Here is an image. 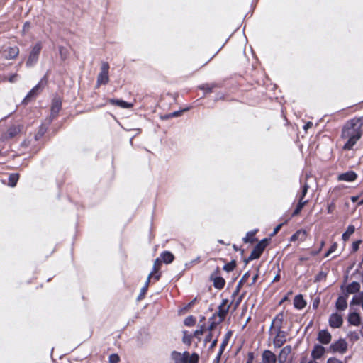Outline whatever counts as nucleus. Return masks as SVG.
I'll list each match as a JSON object with an SVG mask.
<instances>
[{
  "mask_svg": "<svg viewBox=\"0 0 363 363\" xmlns=\"http://www.w3.org/2000/svg\"><path fill=\"white\" fill-rule=\"evenodd\" d=\"M362 123L360 119H352L342 129V138L345 140L343 149L350 150L361 138Z\"/></svg>",
  "mask_w": 363,
  "mask_h": 363,
  "instance_id": "f257e3e1",
  "label": "nucleus"
},
{
  "mask_svg": "<svg viewBox=\"0 0 363 363\" xmlns=\"http://www.w3.org/2000/svg\"><path fill=\"white\" fill-rule=\"evenodd\" d=\"M172 358L174 363H197L199 355L196 353L190 354L188 352H179L174 351Z\"/></svg>",
  "mask_w": 363,
  "mask_h": 363,
  "instance_id": "f03ea898",
  "label": "nucleus"
},
{
  "mask_svg": "<svg viewBox=\"0 0 363 363\" xmlns=\"http://www.w3.org/2000/svg\"><path fill=\"white\" fill-rule=\"evenodd\" d=\"M108 63L106 62H103L101 65V71L97 77L96 85L98 86H99L101 84H106L108 82Z\"/></svg>",
  "mask_w": 363,
  "mask_h": 363,
  "instance_id": "7ed1b4c3",
  "label": "nucleus"
},
{
  "mask_svg": "<svg viewBox=\"0 0 363 363\" xmlns=\"http://www.w3.org/2000/svg\"><path fill=\"white\" fill-rule=\"evenodd\" d=\"M267 244L268 240L267 239H263L262 240H261L251 252L247 261L258 259L263 252L265 247H267Z\"/></svg>",
  "mask_w": 363,
  "mask_h": 363,
  "instance_id": "20e7f679",
  "label": "nucleus"
},
{
  "mask_svg": "<svg viewBox=\"0 0 363 363\" xmlns=\"http://www.w3.org/2000/svg\"><path fill=\"white\" fill-rule=\"evenodd\" d=\"M40 50H41V45L40 43L35 44L32 48V50L30 52L28 59L26 62L28 66H32L37 62Z\"/></svg>",
  "mask_w": 363,
  "mask_h": 363,
  "instance_id": "39448f33",
  "label": "nucleus"
},
{
  "mask_svg": "<svg viewBox=\"0 0 363 363\" xmlns=\"http://www.w3.org/2000/svg\"><path fill=\"white\" fill-rule=\"evenodd\" d=\"M330 349L335 352L343 354L347 349V343L344 340H339L330 346Z\"/></svg>",
  "mask_w": 363,
  "mask_h": 363,
  "instance_id": "423d86ee",
  "label": "nucleus"
},
{
  "mask_svg": "<svg viewBox=\"0 0 363 363\" xmlns=\"http://www.w3.org/2000/svg\"><path fill=\"white\" fill-rule=\"evenodd\" d=\"M230 306L228 304V300H223L220 305L218 307V310L217 312V315H218L220 320L219 321L221 322L223 320L224 318L227 315L228 311H229Z\"/></svg>",
  "mask_w": 363,
  "mask_h": 363,
  "instance_id": "0eeeda50",
  "label": "nucleus"
},
{
  "mask_svg": "<svg viewBox=\"0 0 363 363\" xmlns=\"http://www.w3.org/2000/svg\"><path fill=\"white\" fill-rule=\"evenodd\" d=\"M19 49L16 46L8 47L3 51L4 57L7 60H11L16 57L18 55Z\"/></svg>",
  "mask_w": 363,
  "mask_h": 363,
  "instance_id": "6e6552de",
  "label": "nucleus"
},
{
  "mask_svg": "<svg viewBox=\"0 0 363 363\" xmlns=\"http://www.w3.org/2000/svg\"><path fill=\"white\" fill-rule=\"evenodd\" d=\"M342 323V317L338 313H333L329 318V324L332 328H340Z\"/></svg>",
  "mask_w": 363,
  "mask_h": 363,
  "instance_id": "1a4fd4ad",
  "label": "nucleus"
},
{
  "mask_svg": "<svg viewBox=\"0 0 363 363\" xmlns=\"http://www.w3.org/2000/svg\"><path fill=\"white\" fill-rule=\"evenodd\" d=\"M291 352V347L290 346H286L283 347L279 354L278 360L279 363H285L289 359Z\"/></svg>",
  "mask_w": 363,
  "mask_h": 363,
  "instance_id": "9d476101",
  "label": "nucleus"
},
{
  "mask_svg": "<svg viewBox=\"0 0 363 363\" xmlns=\"http://www.w3.org/2000/svg\"><path fill=\"white\" fill-rule=\"evenodd\" d=\"M331 338L330 333L326 330H320L318 333V340L322 344H328L331 341Z\"/></svg>",
  "mask_w": 363,
  "mask_h": 363,
  "instance_id": "9b49d317",
  "label": "nucleus"
},
{
  "mask_svg": "<svg viewBox=\"0 0 363 363\" xmlns=\"http://www.w3.org/2000/svg\"><path fill=\"white\" fill-rule=\"evenodd\" d=\"M357 177V174L353 171L342 173L338 176V180L345 182H353Z\"/></svg>",
  "mask_w": 363,
  "mask_h": 363,
  "instance_id": "f8f14e48",
  "label": "nucleus"
},
{
  "mask_svg": "<svg viewBox=\"0 0 363 363\" xmlns=\"http://www.w3.org/2000/svg\"><path fill=\"white\" fill-rule=\"evenodd\" d=\"M307 236L306 231L304 230H297L291 238L290 242L301 241L303 242L306 240Z\"/></svg>",
  "mask_w": 363,
  "mask_h": 363,
  "instance_id": "ddd939ff",
  "label": "nucleus"
},
{
  "mask_svg": "<svg viewBox=\"0 0 363 363\" xmlns=\"http://www.w3.org/2000/svg\"><path fill=\"white\" fill-rule=\"evenodd\" d=\"M262 363H275L277 361V357L272 352L269 350H265L262 353Z\"/></svg>",
  "mask_w": 363,
  "mask_h": 363,
  "instance_id": "4468645a",
  "label": "nucleus"
},
{
  "mask_svg": "<svg viewBox=\"0 0 363 363\" xmlns=\"http://www.w3.org/2000/svg\"><path fill=\"white\" fill-rule=\"evenodd\" d=\"M325 348L320 345H315L312 350L311 357L313 359H318L322 357L325 353Z\"/></svg>",
  "mask_w": 363,
  "mask_h": 363,
  "instance_id": "2eb2a0df",
  "label": "nucleus"
},
{
  "mask_svg": "<svg viewBox=\"0 0 363 363\" xmlns=\"http://www.w3.org/2000/svg\"><path fill=\"white\" fill-rule=\"evenodd\" d=\"M109 103L113 105L118 106L122 108H130L133 107V104L126 102L123 100L110 99Z\"/></svg>",
  "mask_w": 363,
  "mask_h": 363,
  "instance_id": "dca6fc26",
  "label": "nucleus"
},
{
  "mask_svg": "<svg viewBox=\"0 0 363 363\" xmlns=\"http://www.w3.org/2000/svg\"><path fill=\"white\" fill-rule=\"evenodd\" d=\"M348 321L353 325H359L361 322L359 314L356 312L350 313L348 316Z\"/></svg>",
  "mask_w": 363,
  "mask_h": 363,
  "instance_id": "f3484780",
  "label": "nucleus"
},
{
  "mask_svg": "<svg viewBox=\"0 0 363 363\" xmlns=\"http://www.w3.org/2000/svg\"><path fill=\"white\" fill-rule=\"evenodd\" d=\"M294 305L297 309H303L306 306V302L301 295H297L294 298Z\"/></svg>",
  "mask_w": 363,
  "mask_h": 363,
  "instance_id": "a211bd4d",
  "label": "nucleus"
},
{
  "mask_svg": "<svg viewBox=\"0 0 363 363\" xmlns=\"http://www.w3.org/2000/svg\"><path fill=\"white\" fill-rule=\"evenodd\" d=\"M161 262H162V261L160 259H159V258L156 259L154 262L152 272H151L152 277H154V279L156 281L158 280L160 278V275L157 274V272L160 269Z\"/></svg>",
  "mask_w": 363,
  "mask_h": 363,
  "instance_id": "6ab92c4d",
  "label": "nucleus"
},
{
  "mask_svg": "<svg viewBox=\"0 0 363 363\" xmlns=\"http://www.w3.org/2000/svg\"><path fill=\"white\" fill-rule=\"evenodd\" d=\"M285 335L283 332H279L274 339L275 347H280L285 342Z\"/></svg>",
  "mask_w": 363,
  "mask_h": 363,
  "instance_id": "aec40b11",
  "label": "nucleus"
},
{
  "mask_svg": "<svg viewBox=\"0 0 363 363\" xmlns=\"http://www.w3.org/2000/svg\"><path fill=\"white\" fill-rule=\"evenodd\" d=\"M347 298L345 296H340L336 301L337 309L343 311L347 308Z\"/></svg>",
  "mask_w": 363,
  "mask_h": 363,
  "instance_id": "412c9836",
  "label": "nucleus"
},
{
  "mask_svg": "<svg viewBox=\"0 0 363 363\" xmlns=\"http://www.w3.org/2000/svg\"><path fill=\"white\" fill-rule=\"evenodd\" d=\"M161 261L165 264H169L174 260V255L168 251H165L160 255Z\"/></svg>",
  "mask_w": 363,
  "mask_h": 363,
  "instance_id": "4be33fe9",
  "label": "nucleus"
},
{
  "mask_svg": "<svg viewBox=\"0 0 363 363\" xmlns=\"http://www.w3.org/2000/svg\"><path fill=\"white\" fill-rule=\"evenodd\" d=\"M40 89H41V83H39L29 91V93L26 96L24 101H28L31 97L38 94V93L39 92Z\"/></svg>",
  "mask_w": 363,
  "mask_h": 363,
  "instance_id": "5701e85b",
  "label": "nucleus"
},
{
  "mask_svg": "<svg viewBox=\"0 0 363 363\" xmlns=\"http://www.w3.org/2000/svg\"><path fill=\"white\" fill-rule=\"evenodd\" d=\"M360 289V284L358 282H352L347 287V292L348 294H354L357 292Z\"/></svg>",
  "mask_w": 363,
  "mask_h": 363,
  "instance_id": "b1692460",
  "label": "nucleus"
},
{
  "mask_svg": "<svg viewBox=\"0 0 363 363\" xmlns=\"http://www.w3.org/2000/svg\"><path fill=\"white\" fill-rule=\"evenodd\" d=\"M355 228L354 225H349L346 231L342 234V240L347 241L350 237L354 233Z\"/></svg>",
  "mask_w": 363,
  "mask_h": 363,
  "instance_id": "393cba45",
  "label": "nucleus"
},
{
  "mask_svg": "<svg viewBox=\"0 0 363 363\" xmlns=\"http://www.w3.org/2000/svg\"><path fill=\"white\" fill-rule=\"evenodd\" d=\"M225 280L220 277H216L213 279V285L218 289H221L225 286Z\"/></svg>",
  "mask_w": 363,
  "mask_h": 363,
  "instance_id": "a878e982",
  "label": "nucleus"
},
{
  "mask_svg": "<svg viewBox=\"0 0 363 363\" xmlns=\"http://www.w3.org/2000/svg\"><path fill=\"white\" fill-rule=\"evenodd\" d=\"M308 203V201L307 200H303V198H300L299 199V201H298V203L296 206V208L294 210V213H293V216H296L298 215L301 209L303 208V206Z\"/></svg>",
  "mask_w": 363,
  "mask_h": 363,
  "instance_id": "bb28decb",
  "label": "nucleus"
},
{
  "mask_svg": "<svg viewBox=\"0 0 363 363\" xmlns=\"http://www.w3.org/2000/svg\"><path fill=\"white\" fill-rule=\"evenodd\" d=\"M362 305L363 309V295H357L353 297L350 302V305Z\"/></svg>",
  "mask_w": 363,
  "mask_h": 363,
  "instance_id": "cd10ccee",
  "label": "nucleus"
},
{
  "mask_svg": "<svg viewBox=\"0 0 363 363\" xmlns=\"http://www.w3.org/2000/svg\"><path fill=\"white\" fill-rule=\"evenodd\" d=\"M256 230L248 232L246 236L243 238L245 242H252L254 240V236L256 233Z\"/></svg>",
  "mask_w": 363,
  "mask_h": 363,
  "instance_id": "c85d7f7f",
  "label": "nucleus"
},
{
  "mask_svg": "<svg viewBox=\"0 0 363 363\" xmlns=\"http://www.w3.org/2000/svg\"><path fill=\"white\" fill-rule=\"evenodd\" d=\"M18 180V174H11L9 177V185L13 187L16 186L17 182Z\"/></svg>",
  "mask_w": 363,
  "mask_h": 363,
  "instance_id": "c756f323",
  "label": "nucleus"
},
{
  "mask_svg": "<svg viewBox=\"0 0 363 363\" xmlns=\"http://www.w3.org/2000/svg\"><path fill=\"white\" fill-rule=\"evenodd\" d=\"M236 267L235 261L233 260L223 267V269L228 272H232Z\"/></svg>",
  "mask_w": 363,
  "mask_h": 363,
  "instance_id": "7c9ffc66",
  "label": "nucleus"
},
{
  "mask_svg": "<svg viewBox=\"0 0 363 363\" xmlns=\"http://www.w3.org/2000/svg\"><path fill=\"white\" fill-rule=\"evenodd\" d=\"M20 132L19 126H13L8 130V134L10 137L16 136Z\"/></svg>",
  "mask_w": 363,
  "mask_h": 363,
  "instance_id": "2f4dec72",
  "label": "nucleus"
},
{
  "mask_svg": "<svg viewBox=\"0 0 363 363\" xmlns=\"http://www.w3.org/2000/svg\"><path fill=\"white\" fill-rule=\"evenodd\" d=\"M61 103L58 99H55L52 103V112L57 113L60 108Z\"/></svg>",
  "mask_w": 363,
  "mask_h": 363,
  "instance_id": "473e14b6",
  "label": "nucleus"
},
{
  "mask_svg": "<svg viewBox=\"0 0 363 363\" xmlns=\"http://www.w3.org/2000/svg\"><path fill=\"white\" fill-rule=\"evenodd\" d=\"M249 277H250V272H247L240 279V281H239V283L238 284V287L240 288L244 284H245L247 282V279L249 278Z\"/></svg>",
  "mask_w": 363,
  "mask_h": 363,
  "instance_id": "72a5a7b5",
  "label": "nucleus"
},
{
  "mask_svg": "<svg viewBox=\"0 0 363 363\" xmlns=\"http://www.w3.org/2000/svg\"><path fill=\"white\" fill-rule=\"evenodd\" d=\"M195 321H196V320L193 316H189L185 318L184 324L188 326L193 325H194Z\"/></svg>",
  "mask_w": 363,
  "mask_h": 363,
  "instance_id": "f704fd0d",
  "label": "nucleus"
},
{
  "mask_svg": "<svg viewBox=\"0 0 363 363\" xmlns=\"http://www.w3.org/2000/svg\"><path fill=\"white\" fill-rule=\"evenodd\" d=\"M110 363H118L119 362V357L116 354H112L109 357Z\"/></svg>",
  "mask_w": 363,
  "mask_h": 363,
  "instance_id": "c9c22d12",
  "label": "nucleus"
},
{
  "mask_svg": "<svg viewBox=\"0 0 363 363\" xmlns=\"http://www.w3.org/2000/svg\"><path fill=\"white\" fill-rule=\"evenodd\" d=\"M337 244L333 243V245L330 247L328 252L325 254V257H328L330 254H332L333 252H335L337 250Z\"/></svg>",
  "mask_w": 363,
  "mask_h": 363,
  "instance_id": "e433bc0d",
  "label": "nucleus"
},
{
  "mask_svg": "<svg viewBox=\"0 0 363 363\" xmlns=\"http://www.w3.org/2000/svg\"><path fill=\"white\" fill-rule=\"evenodd\" d=\"M18 74H13L10 75L9 77H5L4 80H8L9 82L13 83L15 82L17 79Z\"/></svg>",
  "mask_w": 363,
  "mask_h": 363,
  "instance_id": "4c0bfd02",
  "label": "nucleus"
},
{
  "mask_svg": "<svg viewBox=\"0 0 363 363\" xmlns=\"http://www.w3.org/2000/svg\"><path fill=\"white\" fill-rule=\"evenodd\" d=\"M151 278H152V273H150V274H149V276H148V277H147V281H146V282H145V286L142 289V293H143V294H145V291H147V286H148V284H149L150 280V279H151Z\"/></svg>",
  "mask_w": 363,
  "mask_h": 363,
  "instance_id": "58836bf2",
  "label": "nucleus"
},
{
  "mask_svg": "<svg viewBox=\"0 0 363 363\" xmlns=\"http://www.w3.org/2000/svg\"><path fill=\"white\" fill-rule=\"evenodd\" d=\"M213 333L212 332H210L208 335H206L205 338V343L207 344L208 342H210L213 340Z\"/></svg>",
  "mask_w": 363,
  "mask_h": 363,
  "instance_id": "ea45409f",
  "label": "nucleus"
},
{
  "mask_svg": "<svg viewBox=\"0 0 363 363\" xmlns=\"http://www.w3.org/2000/svg\"><path fill=\"white\" fill-rule=\"evenodd\" d=\"M227 342H228V338H226V339L223 342V343H222V344H221V345H220V351H219V353H218V355H219V356L222 354V352H223V350H224V348H225V345H226Z\"/></svg>",
  "mask_w": 363,
  "mask_h": 363,
  "instance_id": "a19ab883",
  "label": "nucleus"
},
{
  "mask_svg": "<svg viewBox=\"0 0 363 363\" xmlns=\"http://www.w3.org/2000/svg\"><path fill=\"white\" fill-rule=\"evenodd\" d=\"M327 363H343V362L336 358L331 357L328 359Z\"/></svg>",
  "mask_w": 363,
  "mask_h": 363,
  "instance_id": "79ce46f5",
  "label": "nucleus"
},
{
  "mask_svg": "<svg viewBox=\"0 0 363 363\" xmlns=\"http://www.w3.org/2000/svg\"><path fill=\"white\" fill-rule=\"evenodd\" d=\"M308 186L307 184H305L303 186V190H302V194H301V198H303L306 196V194H307V191H308Z\"/></svg>",
  "mask_w": 363,
  "mask_h": 363,
  "instance_id": "37998d69",
  "label": "nucleus"
},
{
  "mask_svg": "<svg viewBox=\"0 0 363 363\" xmlns=\"http://www.w3.org/2000/svg\"><path fill=\"white\" fill-rule=\"evenodd\" d=\"M211 345L209 346V349H213L216 345V343H217V338L215 337L214 339H213L211 342Z\"/></svg>",
  "mask_w": 363,
  "mask_h": 363,
  "instance_id": "c03bdc74",
  "label": "nucleus"
},
{
  "mask_svg": "<svg viewBox=\"0 0 363 363\" xmlns=\"http://www.w3.org/2000/svg\"><path fill=\"white\" fill-rule=\"evenodd\" d=\"M360 242H361V241H357V242H353L352 248L354 251L358 250Z\"/></svg>",
  "mask_w": 363,
  "mask_h": 363,
  "instance_id": "a18cd8bd",
  "label": "nucleus"
},
{
  "mask_svg": "<svg viewBox=\"0 0 363 363\" xmlns=\"http://www.w3.org/2000/svg\"><path fill=\"white\" fill-rule=\"evenodd\" d=\"M281 226H282V224H279V225H277V226L274 229V232H273L272 235H275V234H277V233L279 232V230L281 229Z\"/></svg>",
  "mask_w": 363,
  "mask_h": 363,
  "instance_id": "49530a36",
  "label": "nucleus"
},
{
  "mask_svg": "<svg viewBox=\"0 0 363 363\" xmlns=\"http://www.w3.org/2000/svg\"><path fill=\"white\" fill-rule=\"evenodd\" d=\"M203 333V329L198 330L195 331L194 335L196 337H199L200 335H202Z\"/></svg>",
  "mask_w": 363,
  "mask_h": 363,
  "instance_id": "de8ad7c7",
  "label": "nucleus"
},
{
  "mask_svg": "<svg viewBox=\"0 0 363 363\" xmlns=\"http://www.w3.org/2000/svg\"><path fill=\"white\" fill-rule=\"evenodd\" d=\"M313 125V123L311 122H308L305 125H304V129L305 130H307L308 128H311Z\"/></svg>",
  "mask_w": 363,
  "mask_h": 363,
  "instance_id": "09e8293b",
  "label": "nucleus"
},
{
  "mask_svg": "<svg viewBox=\"0 0 363 363\" xmlns=\"http://www.w3.org/2000/svg\"><path fill=\"white\" fill-rule=\"evenodd\" d=\"M257 278H258V274L257 273L256 274H255L252 277V283L250 284V285H252L254 284L257 280Z\"/></svg>",
  "mask_w": 363,
  "mask_h": 363,
  "instance_id": "8fccbe9b",
  "label": "nucleus"
},
{
  "mask_svg": "<svg viewBox=\"0 0 363 363\" xmlns=\"http://www.w3.org/2000/svg\"><path fill=\"white\" fill-rule=\"evenodd\" d=\"M29 28H30L29 23H28V22L25 23V24L23 26V30L26 31V30H28Z\"/></svg>",
  "mask_w": 363,
  "mask_h": 363,
  "instance_id": "3c124183",
  "label": "nucleus"
},
{
  "mask_svg": "<svg viewBox=\"0 0 363 363\" xmlns=\"http://www.w3.org/2000/svg\"><path fill=\"white\" fill-rule=\"evenodd\" d=\"M359 199V196H352L351 197V201L352 202H356Z\"/></svg>",
  "mask_w": 363,
  "mask_h": 363,
  "instance_id": "603ef678",
  "label": "nucleus"
},
{
  "mask_svg": "<svg viewBox=\"0 0 363 363\" xmlns=\"http://www.w3.org/2000/svg\"><path fill=\"white\" fill-rule=\"evenodd\" d=\"M201 89H205V90H208V91H211V88L209 87L208 85L203 86Z\"/></svg>",
  "mask_w": 363,
  "mask_h": 363,
  "instance_id": "864d4df0",
  "label": "nucleus"
},
{
  "mask_svg": "<svg viewBox=\"0 0 363 363\" xmlns=\"http://www.w3.org/2000/svg\"><path fill=\"white\" fill-rule=\"evenodd\" d=\"M333 207L332 205L329 206L328 208V213H331L332 211H333Z\"/></svg>",
  "mask_w": 363,
  "mask_h": 363,
  "instance_id": "5fc2aeb1",
  "label": "nucleus"
},
{
  "mask_svg": "<svg viewBox=\"0 0 363 363\" xmlns=\"http://www.w3.org/2000/svg\"><path fill=\"white\" fill-rule=\"evenodd\" d=\"M320 251V249H319V250H318V251H317V252H311V255H317Z\"/></svg>",
  "mask_w": 363,
  "mask_h": 363,
  "instance_id": "6e6d98bb",
  "label": "nucleus"
},
{
  "mask_svg": "<svg viewBox=\"0 0 363 363\" xmlns=\"http://www.w3.org/2000/svg\"><path fill=\"white\" fill-rule=\"evenodd\" d=\"M179 116V113L178 112H174L172 113V116Z\"/></svg>",
  "mask_w": 363,
  "mask_h": 363,
  "instance_id": "4d7b16f0",
  "label": "nucleus"
},
{
  "mask_svg": "<svg viewBox=\"0 0 363 363\" xmlns=\"http://www.w3.org/2000/svg\"><path fill=\"white\" fill-rule=\"evenodd\" d=\"M363 205V199L358 203V206Z\"/></svg>",
  "mask_w": 363,
  "mask_h": 363,
  "instance_id": "13d9d810",
  "label": "nucleus"
},
{
  "mask_svg": "<svg viewBox=\"0 0 363 363\" xmlns=\"http://www.w3.org/2000/svg\"><path fill=\"white\" fill-rule=\"evenodd\" d=\"M278 321H279V319H277H277H275V320L273 321V324H274V325L277 324V323Z\"/></svg>",
  "mask_w": 363,
  "mask_h": 363,
  "instance_id": "bf43d9fd",
  "label": "nucleus"
},
{
  "mask_svg": "<svg viewBox=\"0 0 363 363\" xmlns=\"http://www.w3.org/2000/svg\"><path fill=\"white\" fill-rule=\"evenodd\" d=\"M324 244H325L324 241H322L321 244H320V250L324 246Z\"/></svg>",
  "mask_w": 363,
  "mask_h": 363,
  "instance_id": "052dcab7",
  "label": "nucleus"
},
{
  "mask_svg": "<svg viewBox=\"0 0 363 363\" xmlns=\"http://www.w3.org/2000/svg\"><path fill=\"white\" fill-rule=\"evenodd\" d=\"M279 276H276L274 280V281H277V280H278V279H279Z\"/></svg>",
  "mask_w": 363,
  "mask_h": 363,
  "instance_id": "680f3d73",
  "label": "nucleus"
},
{
  "mask_svg": "<svg viewBox=\"0 0 363 363\" xmlns=\"http://www.w3.org/2000/svg\"><path fill=\"white\" fill-rule=\"evenodd\" d=\"M360 333H361L362 335L363 336V325H362V329H361Z\"/></svg>",
  "mask_w": 363,
  "mask_h": 363,
  "instance_id": "e2e57ef3",
  "label": "nucleus"
},
{
  "mask_svg": "<svg viewBox=\"0 0 363 363\" xmlns=\"http://www.w3.org/2000/svg\"><path fill=\"white\" fill-rule=\"evenodd\" d=\"M308 363H317L315 360L310 361Z\"/></svg>",
  "mask_w": 363,
  "mask_h": 363,
  "instance_id": "0e129e2a",
  "label": "nucleus"
}]
</instances>
